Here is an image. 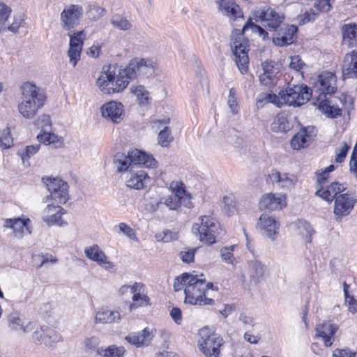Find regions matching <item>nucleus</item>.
Here are the masks:
<instances>
[{
  "instance_id": "1",
  "label": "nucleus",
  "mask_w": 357,
  "mask_h": 357,
  "mask_svg": "<svg viewBox=\"0 0 357 357\" xmlns=\"http://www.w3.org/2000/svg\"><path fill=\"white\" fill-rule=\"evenodd\" d=\"M202 276L184 273L175 278L174 289L175 291L184 289L185 303L200 306L214 305L215 301L208 297V290H213V284Z\"/></svg>"
},
{
  "instance_id": "2",
  "label": "nucleus",
  "mask_w": 357,
  "mask_h": 357,
  "mask_svg": "<svg viewBox=\"0 0 357 357\" xmlns=\"http://www.w3.org/2000/svg\"><path fill=\"white\" fill-rule=\"evenodd\" d=\"M124 68L116 65L104 67L96 80V84L101 92L105 94H114L123 91L130 81Z\"/></svg>"
},
{
  "instance_id": "3",
  "label": "nucleus",
  "mask_w": 357,
  "mask_h": 357,
  "mask_svg": "<svg viewBox=\"0 0 357 357\" xmlns=\"http://www.w3.org/2000/svg\"><path fill=\"white\" fill-rule=\"evenodd\" d=\"M21 101L18 105L19 112L26 119H32L45 103V96L38 86L31 82H24L21 86Z\"/></svg>"
},
{
  "instance_id": "4",
  "label": "nucleus",
  "mask_w": 357,
  "mask_h": 357,
  "mask_svg": "<svg viewBox=\"0 0 357 357\" xmlns=\"http://www.w3.org/2000/svg\"><path fill=\"white\" fill-rule=\"evenodd\" d=\"M192 231L199 240L207 245L215 243L225 234L218 221L211 215H202L195 222Z\"/></svg>"
},
{
  "instance_id": "5",
  "label": "nucleus",
  "mask_w": 357,
  "mask_h": 357,
  "mask_svg": "<svg viewBox=\"0 0 357 357\" xmlns=\"http://www.w3.org/2000/svg\"><path fill=\"white\" fill-rule=\"evenodd\" d=\"M238 29H234L232 32L231 47L235 56V62L240 72L245 74L248 70L249 58L248 40L243 38V33L238 32Z\"/></svg>"
},
{
  "instance_id": "6",
  "label": "nucleus",
  "mask_w": 357,
  "mask_h": 357,
  "mask_svg": "<svg viewBox=\"0 0 357 357\" xmlns=\"http://www.w3.org/2000/svg\"><path fill=\"white\" fill-rule=\"evenodd\" d=\"M312 96V91L306 86L296 85L279 92L280 107L284 105L298 107L306 103Z\"/></svg>"
},
{
  "instance_id": "7",
  "label": "nucleus",
  "mask_w": 357,
  "mask_h": 357,
  "mask_svg": "<svg viewBox=\"0 0 357 357\" xmlns=\"http://www.w3.org/2000/svg\"><path fill=\"white\" fill-rule=\"evenodd\" d=\"M199 335L198 346L203 354L206 357H219L220 347L223 344L222 338L208 328H202Z\"/></svg>"
},
{
  "instance_id": "8",
  "label": "nucleus",
  "mask_w": 357,
  "mask_h": 357,
  "mask_svg": "<svg viewBox=\"0 0 357 357\" xmlns=\"http://www.w3.org/2000/svg\"><path fill=\"white\" fill-rule=\"evenodd\" d=\"M254 16L257 22L269 31H276L282 25L284 16L278 9L270 6H264L254 11Z\"/></svg>"
},
{
  "instance_id": "9",
  "label": "nucleus",
  "mask_w": 357,
  "mask_h": 357,
  "mask_svg": "<svg viewBox=\"0 0 357 357\" xmlns=\"http://www.w3.org/2000/svg\"><path fill=\"white\" fill-rule=\"evenodd\" d=\"M32 342L37 345L54 347L58 342L63 341L62 335L54 328L43 325L35 328L31 335Z\"/></svg>"
},
{
  "instance_id": "10",
  "label": "nucleus",
  "mask_w": 357,
  "mask_h": 357,
  "mask_svg": "<svg viewBox=\"0 0 357 357\" xmlns=\"http://www.w3.org/2000/svg\"><path fill=\"white\" fill-rule=\"evenodd\" d=\"M83 8L81 5L70 4L65 7L60 15L61 26L63 30L73 31L79 24L83 17Z\"/></svg>"
},
{
  "instance_id": "11",
  "label": "nucleus",
  "mask_w": 357,
  "mask_h": 357,
  "mask_svg": "<svg viewBox=\"0 0 357 357\" xmlns=\"http://www.w3.org/2000/svg\"><path fill=\"white\" fill-rule=\"evenodd\" d=\"M356 202L357 198L351 192L341 193L336 196L333 208L336 220L340 221L342 217L348 215Z\"/></svg>"
},
{
  "instance_id": "12",
  "label": "nucleus",
  "mask_w": 357,
  "mask_h": 357,
  "mask_svg": "<svg viewBox=\"0 0 357 357\" xmlns=\"http://www.w3.org/2000/svg\"><path fill=\"white\" fill-rule=\"evenodd\" d=\"M68 32V35L70 37V42L67 55L69 59V63L73 67H75L81 58L86 33L84 30L74 32L73 33H71L72 31Z\"/></svg>"
},
{
  "instance_id": "13",
  "label": "nucleus",
  "mask_w": 357,
  "mask_h": 357,
  "mask_svg": "<svg viewBox=\"0 0 357 357\" xmlns=\"http://www.w3.org/2000/svg\"><path fill=\"white\" fill-rule=\"evenodd\" d=\"M51 197L59 204H65L69 199L68 185L60 178H48L45 182Z\"/></svg>"
},
{
  "instance_id": "14",
  "label": "nucleus",
  "mask_w": 357,
  "mask_h": 357,
  "mask_svg": "<svg viewBox=\"0 0 357 357\" xmlns=\"http://www.w3.org/2000/svg\"><path fill=\"white\" fill-rule=\"evenodd\" d=\"M3 227L12 229L13 236L17 238H22L32 231L31 220L24 216L7 218L4 220Z\"/></svg>"
},
{
  "instance_id": "15",
  "label": "nucleus",
  "mask_w": 357,
  "mask_h": 357,
  "mask_svg": "<svg viewBox=\"0 0 357 357\" xmlns=\"http://www.w3.org/2000/svg\"><path fill=\"white\" fill-rule=\"evenodd\" d=\"M257 228L271 241H275L279 233L280 223L274 217L264 213L258 220Z\"/></svg>"
},
{
  "instance_id": "16",
  "label": "nucleus",
  "mask_w": 357,
  "mask_h": 357,
  "mask_svg": "<svg viewBox=\"0 0 357 357\" xmlns=\"http://www.w3.org/2000/svg\"><path fill=\"white\" fill-rule=\"evenodd\" d=\"M103 118L114 123H120L124 118V107L120 102L112 100L105 103L100 107Z\"/></svg>"
},
{
  "instance_id": "17",
  "label": "nucleus",
  "mask_w": 357,
  "mask_h": 357,
  "mask_svg": "<svg viewBox=\"0 0 357 357\" xmlns=\"http://www.w3.org/2000/svg\"><path fill=\"white\" fill-rule=\"evenodd\" d=\"M336 77L330 72H324L319 77L314 91L318 93L319 96L332 94L336 91Z\"/></svg>"
},
{
  "instance_id": "18",
  "label": "nucleus",
  "mask_w": 357,
  "mask_h": 357,
  "mask_svg": "<svg viewBox=\"0 0 357 357\" xmlns=\"http://www.w3.org/2000/svg\"><path fill=\"white\" fill-rule=\"evenodd\" d=\"M84 254L90 260L96 262L106 271H112L115 269V264L109 261L107 257L98 245L86 247Z\"/></svg>"
},
{
  "instance_id": "19",
  "label": "nucleus",
  "mask_w": 357,
  "mask_h": 357,
  "mask_svg": "<svg viewBox=\"0 0 357 357\" xmlns=\"http://www.w3.org/2000/svg\"><path fill=\"white\" fill-rule=\"evenodd\" d=\"M64 213L61 206L48 204L42 212V219L48 226H63L66 224L62 219Z\"/></svg>"
},
{
  "instance_id": "20",
  "label": "nucleus",
  "mask_w": 357,
  "mask_h": 357,
  "mask_svg": "<svg viewBox=\"0 0 357 357\" xmlns=\"http://www.w3.org/2000/svg\"><path fill=\"white\" fill-rule=\"evenodd\" d=\"M267 267L261 261L253 259L247 263V275L251 284H257L261 282L268 274Z\"/></svg>"
},
{
  "instance_id": "21",
  "label": "nucleus",
  "mask_w": 357,
  "mask_h": 357,
  "mask_svg": "<svg viewBox=\"0 0 357 357\" xmlns=\"http://www.w3.org/2000/svg\"><path fill=\"white\" fill-rule=\"evenodd\" d=\"M261 67L263 73L259 77V82L264 86H270L275 82L280 72V64L273 61H266L261 63Z\"/></svg>"
},
{
  "instance_id": "22",
  "label": "nucleus",
  "mask_w": 357,
  "mask_h": 357,
  "mask_svg": "<svg viewBox=\"0 0 357 357\" xmlns=\"http://www.w3.org/2000/svg\"><path fill=\"white\" fill-rule=\"evenodd\" d=\"M154 335L153 329L146 327L140 332L129 333L126 340L129 344L138 348L149 345Z\"/></svg>"
},
{
  "instance_id": "23",
  "label": "nucleus",
  "mask_w": 357,
  "mask_h": 357,
  "mask_svg": "<svg viewBox=\"0 0 357 357\" xmlns=\"http://www.w3.org/2000/svg\"><path fill=\"white\" fill-rule=\"evenodd\" d=\"M315 135L313 127L303 128L292 137L291 146L295 150L305 148L309 146Z\"/></svg>"
},
{
  "instance_id": "24",
  "label": "nucleus",
  "mask_w": 357,
  "mask_h": 357,
  "mask_svg": "<svg viewBox=\"0 0 357 357\" xmlns=\"http://www.w3.org/2000/svg\"><path fill=\"white\" fill-rule=\"evenodd\" d=\"M273 38V42L277 46L283 47L292 44L294 41V35L297 31L296 26L294 25L283 24Z\"/></svg>"
},
{
  "instance_id": "25",
  "label": "nucleus",
  "mask_w": 357,
  "mask_h": 357,
  "mask_svg": "<svg viewBox=\"0 0 357 357\" xmlns=\"http://www.w3.org/2000/svg\"><path fill=\"white\" fill-rule=\"evenodd\" d=\"M8 326L19 335H24L33 331L36 324L25 320L18 314H12L8 317Z\"/></svg>"
},
{
  "instance_id": "26",
  "label": "nucleus",
  "mask_w": 357,
  "mask_h": 357,
  "mask_svg": "<svg viewBox=\"0 0 357 357\" xmlns=\"http://www.w3.org/2000/svg\"><path fill=\"white\" fill-rule=\"evenodd\" d=\"M286 204V196L280 195L276 197L273 193L264 195L259 202L260 209L270 211L282 209Z\"/></svg>"
},
{
  "instance_id": "27",
  "label": "nucleus",
  "mask_w": 357,
  "mask_h": 357,
  "mask_svg": "<svg viewBox=\"0 0 357 357\" xmlns=\"http://www.w3.org/2000/svg\"><path fill=\"white\" fill-rule=\"evenodd\" d=\"M271 182L279 188L288 190L292 188L297 182V178L294 174L280 172L273 170L269 174Z\"/></svg>"
},
{
  "instance_id": "28",
  "label": "nucleus",
  "mask_w": 357,
  "mask_h": 357,
  "mask_svg": "<svg viewBox=\"0 0 357 357\" xmlns=\"http://www.w3.org/2000/svg\"><path fill=\"white\" fill-rule=\"evenodd\" d=\"M150 181L147 173L143 170L130 171L126 177V185L128 188L142 190Z\"/></svg>"
},
{
  "instance_id": "29",
  "label": "nucleus",
  "mask_w": 357,
  "mask_h": 357,
  "mask_svg": "<svg viewBox=\"0 0 357 357\" xmlns=\"http://www.w3.org/2000/svg\"><path fill=\"white\" fill-rule=\"evenodd\" d=\"M132 294L130 309L145 307L149 305V298L145 293L144 285L141 282H135L131 287Z\"/></svg>"
},
{
  "instance_id": "30",
  "label": "nucleus",
  "mask_w": 357,
  "mask_h": 357,
  "mask_svg": "<svg viewBox=\"0 0 357 357\" xmlns=\"http://www.w3.org/2000/svg\"><path fill=\"white\" fill-rule=\"evenodd\" d=\"M345 190L346 187L343 184L333 182L326 188L321 187L317 190L315 195L327 202L331 203L333 199L335 200L336 196H338Z\"/></svg>"
},
{
  "instance_id": "31",
  "label": "nucleus",
  "mask_w": 357,
  "mask_h": 357,
  "mask_svg": "<svg viewBox=\"0 0 357 357\" xmlns=\"http://www.w3.org/2000/svg\"><path fill=\"white\" fill-rule=\"evenodd\" d=\"M337 330L335 324L325 321L318 324L316 328V336L321 338L326 347L332 345L334 340V335Z\"/></svg>"
},
{
  "instance_id": "32",
  "label": "nucleus",
  "mask_w": 357,
  "mask_h": 357,
  "mask_svg": "<svg viewBox=\"0 0 357 357\" xmlns=\"http://www.w3.org/2000/svg\"><path fill=\"white\" fill-rule=\"evenodd\" d=\"M344 79L357 78V50L347 54L342 63Z\"/></svg>"
},
{
  "instance_id": "33",
  "label": "nucleus",
  "mask_w": 357,
  "mask_h": 357,
  "mask_svg": "<svg viewBox=\"0 0 357 357\" xmlns=\"http://www.w3.org/2000/svg\"><path fill=\"white\" fill-rule=\"evenodd\" d=\"M218 5L219 11L230 20H234L243 16L239 6L234 0H220Z\"/></svg>"
},
{
  "instance_id": "34",
  "label": "nucleus",
  "mask_w": 357,
  "mask_h": 357,
  "mask_svg": "<svg viewBox=\"0 0 357 357\" xmlns=\"http://www.w3.org/2000/svg\"><path fill=\"white\" fill-rule=\"evenodd\" d=\"M95 323L101 324H112L119 323L121 319L120 313L116 310H111L107 308L100 309L96 312Z\"/></svg>"
},
{
  "instance_id": "35",
  "label": "nucleus",
  "mask_w": 357,
  "mask_h": 357,
  "mask_svg": "<svg viewBox=\"0 0 357 357\" xmlns=\"http://www.w3.org/2000/svg\"><path fill=\"white\" fill-rule=\"evenodd\" d=\"M170 119L169 118L164 119L162 120H157L153 122V127L158 129L165 126L159 132L158 136V142L162 146H167L168 144L173 140V137L171 134V130L167 125L169 123Z\"/></svg>"
},
{
  "instance_id": "36",
  "label": "nucleus",
  "mask_w": 357,
  "mask_h": 357,
  "mask_svg": "<svg viewBox=\"0 0 357 357\" xmlns=\"http://www.w3.org/2000/svg\"><path fill=\"white\" fill-rule=\"evenodd\" d=\"M133 166L135 165H142L148 168H153L157 165L155 158L138 149L130 151Z\"/></svg>"
},
{
  "instance_id": "37",
  "label": "nucleus",
  "mask_w": 357,
  "mask_h": 357,
  "mask_svg": "<svg viewBox=\"0 0 357 357\" xmlns=\"http://www.w3.org/2000/svg\"><path fill=\"white\" fill-rule=\"evenodd\" d=\"M295 233L299 236L305 243H310L314 232L310 225L303 220H298L293 223Z\"/></svg>"
},
{
  "instance_id": "38",
  "label": "nucleus",
  "mask_w": 357,
  "mask_h": 357,
  "mask_svg": "<svg viewBox=\"0 0 357 357\" xmlns=\"http://www.w3.org/2000/svg\"><path fill=\"white\" fill-rule=\"evenodd\" d=\"M292 127V123L289 121L287 116L284 114L276 115L271 125L272 131L275 132H287Z\"/></svg>"
},
{
  "instance_id": "39",
  "label": "nucleus",
  "mask_w": 357,
  "mask_h": 357,
  "mask_svg": "<svg viewBox=\"0 0 357 357\" xmlns=\"http://www.w3.org/2000/svg\"><path fill=\"white\" fill-rule=\"evenodd\" d=\"M114 162L118 172H130L132 170L133 164L130 151L128 155L123 153H117L114 155Z\"/></svg>"
},
{
  "instance_id": "40",
  "label": "nucleus",
  "mask_w": 357,
  "mask_h": 357,
  "mask_svg": "<svg viewBox=\"0 0 357 357\" xmlns=\"http://www.w3.org/2000/svg\"><path fill=\"white\" fill-rule=\"evenodd\" d=\"M343 42L349 47H354L357 40V26L355 24H344L342 27Z\"/></svg>"
},
{
  "instance_id": "41",
  "label": "nucleus",
  "mask_w": 357,
  "mask_h": 357,
  "mask_svg": "<svg viewBox=\"0 0 357 357\" xmlns=\"http://www.w3.org/2000/svg\"><path fill=\"white\" fill-rule=\"evenodd\" d=\"M37 139L40 143H43L45 145L52 144L55 147H61L63 144L62 137H59L54 133L46 131H43L41 133L38 135Z\"/></svg>"
},
{
  "instance_id": "42",
  "label": "nucleus",
  "mask_w": 357,
  "mask_h": 357,
  "mask_svg": "<svg viewBox=\"0 0 357 357\" xmlns=\"http://www.w3.org/2000/svg\"><path fill=\"white\" fill-rule=\"evenodd\" d=\"M319 109L330 118H336L342 115V109L337 105H332L328 100H322L319 102Z\"/></svg>"
},
{
  "instance_id": "43",
  "label": "nucleus",
  "mask_w": 357,
  "mask_h": 357,
  "mask_svg": "<svg viewBox=\"0 0 357 357\" xmlns=\"http://www.w3.org/2000/svg\"><path fill=\"white\" fill-rule=\"evenodd\" d=\"M130 82L138 77H142L139 59L135 58L130 61L128 64L123 68Z\"/></svg>"
},
{
  "instance_id": "44",
  "label": "nucleus",
  "mask_w": 357,
  "mask_h": 357,
  "mask_svg": "<svg viewBox=\"0 0 357 357\" xmlns=\"http://www.w3.org/2000/svg\"><path fill=\"white\" fill-rule=\"evenodd\" d=\"M273 103L280 107L279 94L272 93H260L256 98V105L258 108H261L266 103Z\"/></svg>"
},
{
  "instance_id": "45",
  "label": "nucleus",
  "mask_w": 357,
  "mask_h": 357,
  "mask_svg": "<svg viewBox=\"0 0 357 357\" xmlns=\"http://www.w3.org/2000/svg\"><path fill=\"white\" fill-rule=\"evenodd\" d=\"M126 349L123 347H117L116 345H110L105 349L101 348L98 351V354L101 357H123Z\"/></svg>"
},
{
  "instance_id": "46",
  "label": "nucleus",
  "mask_w": 357,
  "mask_h": 357,
  "mask_svg": "<svg viewBox=\"0 0 357 357\" xmlns=\"http://www.w3.org/2000/svg\"><path fill=\"white\" fill-rule=\"evenodd\" d=\"M112 25L121 31H129L132 29V23L126 17L119 15H113L110 20Z\"/></svg>"
},
{
  "instance_id": "47",
  "label": "nucleus",
  "mask_w": 357,
  "mask_h": 357,
  "mask_svg": "<svg viewBox=\"0 0 357 357\" xmlns=\"http://www.w3.org/2000/svg\"><path fill=\"white\" fill-rule=\"evenodd\" d=\"M142 77L152 76L155 71L156 63L150 59H139Z\"/></svg>"
},
{
  "instance_id": "48",
  "label": "nucleus",
  "mask_w": 357,
  "mask_h": 357,
  "mask_svg": "<svg viewBox=\"0 0 357 357\" xmlns=\"http://www.w3.org/2000/svg\"><path fill=\"white\" fill-rule=\"evenodd\" d=\"M132 93L136 96L139 105H146L149 102V93L142 85L132 89Z\"/></svg>"
},
{
  "instance_id": "49",
  "label": "nucleus",
  "mask_w": 357,
  "mask_h": 357,
  "mask_svg": "<svg viewBox=\"0 0 357 357\" xmlns=\"http://www.w3.org/2000/svg\"><path fill=\"white\" fill-rule=\"evenodd\" d=\"M236 248V245L225 246L221 248L220 250V255L222 260L227 264H231L232 266H235L236 261V259L234 256V249Z\"/></svg>"
},
{
  "instance_id": "50",
  "label": "nucleus",
  "mask_w": 357,
  "mask_h": 357,
  "mask_svg": "<svg viewBox=\"0 0 357 357\" xmlns=\"http://www.w3.org/2000/svg\"><path fill=\"white\" fill-rule=\"evenodd\" d=\"M162 197V205L167 206L169 210L175 211L177 210L183 201L179 198L175 197L171 194L169 195L163 196Z\"/></svg>"
},
{
  "instance_id": "51",
  "label": "nucleus",
  "mask_w": 357,
  "mask_h": 357,
  "mask_svg": "<svg viewBox=\"0 0 357 357\" xmlns=\"http://www.w3.org/2000/svg\"><path fill=\"white\" fill-rule=\"evenodd\" d=\"M99 344L100 339L96 336L89 337L84 340V350L86 352L97 351L98 354V351H100V349L98 347Z\"/></svg>"
},
{
  "instance_id": "52",
  "label": "nucleus",
  "mask_w": 357,
  "mask_h": 357,
  "mask_svg": "<svg viewBox=\"0 0 357 357\" xmlns=\"http://www.w3.org/2000/svg\"><path fill=\"white\" fill-rule=\"evenodd\" d=\"M106 10L98 5H90L87 13L89 17L93 21H96L106 14Z\"/></svg>"
},
{
  "instance_id": "53",
  "label": "nucleus",
  "mask_w": 357,
  "mask_h": 357,
  "mask_svg": "<svg viewBox=\"0 0 357 357\" xmlns=\"http://www.w3.org/2000/svg\"><path fill=\"white\" fill-rule=\"evenodd\" d=\"M40 144L26 146L24 149L19 152L23 164L25 165L26 160L34 155L40 149Z\"/></svg>"
},
{
  "instance_id": "54",
  "label": "nucleus",
  "mask_w": 357,
  "mask_h": 357,
  "mask_svg": "<svg viewBox=\"0 0 357 357\" xmlns=\"http://www.w3.org/2000/svg\"><path fill=\"white\" fill-rule=\"evenodd\" d=\"M170 189L172 194L179 198L181 201L186 199L185 190L181 183L177 181L172 182L170 184Z\"/></svg>"
},
{
  "instance_id": "55",
  "label": "nucleus",
  "mask_w": 357,
  "mask_h": 357,
  "mask_svg": "<svg viewBox=\"0 0 357 357\" xmlns=\"http://www.w3.org/2000/svg\"><path fill=\"white\" fill-rule=\"evenodd\" d=\"M225 141L231 145H237L241 144L242 138L238 131L235 129H231L227 130L225 134Z\"/></svg>"
},
{
  "instance_id": "56",
  "label": "nucleus",
  "mask_w": 357,
  "mask_h": 357,
  "mask_svg": "<svg viewBox=\"0 0 357 357\" xmlns=\"http://www.w3.org/2000/svg\"><path fill=\"white\" fill-rule=\"evenodd\" d=\"M10 14V8L3 3H0V30L5 29L6 22Z\"/></svg>"
},
{
  "instance_id": "57",
  "label": "nucleus",
  "mask_w": 357,
  "mask_h": 357,
  "mask_svg": "<svg viewBox=\"0 0 357 357\" xmlns=\"http://www.w3.org/2000/svg\"><path fill=\"white\" fill-rule=\"evenodd\" d=\"M156 238L158 241H162L164 243H169L177 239L178 238V234L177 232L172 231L169 229H165L161 234H157Z\"/></svg>"
},
{
  "instance_id": "58",
  "label": "nucleus",
  "mask_w": 357,
  "mask_h": 357,
  "mask_svg": "<svg viewBox=\"0 0 357 357\" xmlns=\"http://www.w3.org/2000/svg\"><path fill=\"white\" fill-rule=\"evenodd\" d=\"M318 13H315L314 10L310 9L309 10L302 13L297 17V20L300 25L305 24L310 22L314 21Z\"/></svg>"
},
{
  "instance_id": "59",
  "label": "nucleus",
  "mask_w": 357,
  "mask_h": 357,
  "mask_svg": "<svg viewBox=\"0 0 357 357\" xmlns=\"http://www.w3.org/2000/svg\"><path fill=\"white\" fill-rule=\"evenodd\" d=\"M13 142V138L10 135L8 128L0 131V146L4 149L9 148Z\"/></svg>"
},
{
  "instance_id": "60",
  "label": "nucleus",
  "mask_w": 357,
  "mask_h": 357,
  "mask_svg": "<svg viewBox=\"0 0 357 357\" xmlns=\"http://www.w3.org/2000/svg\"><path fill=\"white\" fill-rule=\"evenodd\" d=\"M228 105L233 114H236L238 111V105L236 98V90L231 89L228 96Z\"/></svg>"
},
{
  "instance_id": "61",
  "label": "nucleus",
  "mask_w": 357,
  "mask_h": 357,
  "mask_svg": "<svg viewBox=\"0 0 357 357\" xmlns=\"http://www.w3.org/2000/svg\"><path fill=\"white\" fill-rule=\"evenodd\" d=\"M162 197L151 198L147 204V210L151 213H155L162 208Z\"/></svg>"
},
{
  "instance_id": "62",
  "label": "nucleus",
  "mask_w": 357,
  "mask_h": 357,
  "mask_svg": "<svg viewBox=\"0 0 357 357\" xmlns=\"http://www.w3.org/2000/svg\"><path fill=\"white\" fill-rule=\"evenodd\" d=\"M119 230L123 234H124L127 237L133 241H138V239L136 236V232L131 227H130L129 225L124 222H121L119 224Z\"/></svg>"
},
{
  "instance_id": "63",
  "label": "nucleus",
  "mask_w": 357,
  "mask_h": 357,
  "mask_svg": "<svg viewBox=\"0 0 357 357\" xmlns=\"http://www.w3.org/2000/svg\"><path fill=\"white\" fill-rule=\"evenodd\" d=\"M335 0H316L314 7L320 12L327 13L332 8Z\"/></svg>"
},
{
  "instance_id": "64",
  "label": "nucleus",
  "mask_w": 357,
  "mask_h": 357,
  "mask_svg": "<svg viewBox=\"0 0 357 357\" xmlns=\"http://www.w3.org/2000/svg\"><path fill=\"white\" fill-rule=\"evenodd\" d=\"M349 149V146H348L347 143L344 142L340 148L336 149L335 158L336 162L341 163L344 161Z\"/></svg>"
}]
</instances>
